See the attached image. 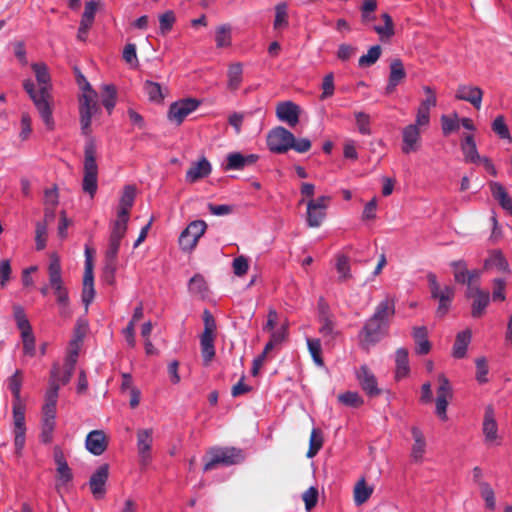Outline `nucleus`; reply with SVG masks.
I'll return each instance as SVG.
<instances>
[{
    "label": "nucleus",
    "mask_w": 512,
    "mask_h": 512,
    "mask_svg": "<svg viewBox=\"0 0 512 512\" xmlns=\"http://www.w3.org/2000/svg\"><path fill=\"white\" fill-rule=\"evenodd\" d=\"M492 130L502 139H511L504 117L499 115L492 123Z\"/></svg>",
    "instance_id": "69168bd1"
},
{
    "label": "nucleus",
    "mask_w": 512,
    "mask_h": 512,
    "mask_svg": "<svg viewBox=\"0 0 512 512\" xmlns=\"http://www.w3.org/2000/svg\"><path fill=\"white\" fill-rule=\"evenodd\" d=\"M54 461L57 466L56 471L58 475V479L66 484L70 482L73 478L72 471L68 466V463L64 457V453L60 447L55 446L53 451Z\"/></svg>",
    "instance_id": "bb28decb"
},
{
    "label": "nucleus",
    "mask_w": 512,
    "mask_h": 512,
    "mask_svg": "<svg viewBox=\"0 0 512 512\" xmlns=\"http://www.w3.org/2000/svg\"><path fill=\"white\" fill-rule=\"evenodd\" d=\"M23 87L33 101L46 128L50 131L53 130L55 122L52 116V107L50 104L51 95L47 90V87H40V89L36 91L35 85L30 79L23 82Z\"/></svg>",
    "instance_id": "20e7f679"
},
{
    "label": "nucleus",
    "mask_w": 512,
    "mask_h": 512,
    "mask_svg": "<svg viewBox=\"0 0 512 512\" xmlns=\"http://www.w3.org/2000/svg\"><path fill=\"white\" fill-rule=\"evenodd\" d=\"M98 8V3L96 1H88L85 3L84 12L81 17V21L83 23L92 25L95 19V14Z\"/></svg>",
    "instance_id": "774afa93"
},
{
    "label": "nucleus",
    "mask_w": 512,
    "mask_h": 512,
    "mask_svg": "<svg viewBox=\"0 0 512 512\" xmlns=\"http://www.w3.org/2000/svg\"><path fill=\"white\" fill-rule=\"evenodd\" d=\"M323 446V434L319 429H312L309 439L308 458L314 457Z\"/></svg>",
    "instance_id": "de8ad7c7"
},
{
    "label": "nucleus",
    "mask_w": 512,
    "mask_h": 512,
    "mask_svg": "<svg viewBox=\"0 0 512 512\" xmlns=\"http://www.w3.org/2000/svg\"><path fill=\"white\" fill-rule=\"evenodd\" d=\"M31 67L35 73L36 80L40 87H47V90L49 91L50 74L48 72L47 65L44 63H33Z\"/></svg>",
    "instance_id": "09e8293b"
},
{
    "label": "nucleus",
    "mask_w": 512,
    "mask_h": 512,
    "mask_svg": "<svg viewBox=\"0 0 512 512\" xmlns=\"http://www.w3.org/2000/svg\"><path fill=\"white\" fill-rule=\"evenodd\" d=\"M137 436V450L140 457V463L147 465L151 460V446L153 443L152 429H139Z\"/></svg>",
    "instance_id": "a211bd4d"
},
{
    "label": "nucleus",
    "mask_w": 512,
    "mask_h": 512,
    "mask_svg": "<svg viewBox=\"0 0 512 512\" xmlns=\"http://www.w3.org/2000/svg\"><path fill=\"white\" fill-rule=\"evenodd\" d=\"M13 315L18 329L22 332L32 330L29 320L26 317L25 311L22 306H13Z\"/></svg>",
    "instance_id": "5fc2aeb1"
},
{
    "label": "nucleus",
    "mask_w": 512,
    "mask_h": 512,
    "mask_svg": "<svg viewBox=\"0 0 512 512\" xmlns=\"http://www.w3.org/2000/svg\"><path fill=\"white\" fill-rule=\"evenodd\" d=\"M102 104L107 110L109 114H111L112 110L116 105L117 99V90L116 87L112 84H106L102 88Z\"/></svg>",
    "instance_id": "37998d69"
},
{
    "label": "nucleus",
    "mask_w": 512,
    "mask_h": 512,
    "mask_svg": "<svg viewBox=\"0 0 512 512\" xmlns=\"http://www.w3.org/2000/svg\"><path fill=\"white\" fill-rule=\"evenodd\" d=\"M336 270L339 273V281H346L351 278L349 259L345 255H339L336 261Z\"/></svg>",
    "instance_id": "6e6d98bb"
},
{
    "label": "nucleus",
    "mask_w": 512,
    "mask_h": 512,
    "mask_svg": "<svg viewBox=\"0 0 512 512\" xmlns=\"http://www.w3.org/2000/svg\"><path fill=\"white\" fill-rule=\"evenodd\" d=\"M308 350L316 365L323 366L322 348L319 339H307Z\"/></svg>",
    "instance_id": "13d9d810"
},
{
    "label": "nucleus",
    "mask_w": 512,
    "mask_h": 512,
    "mask_svg": "<svg viewBox=\"0 0 512 512\" xmlns=\"http://www.w3.org/2000/svg\"><path fill=\"white\" fill-rule=\"evenodd\" d=\"M288 5L286 2H280L275 6V17L273 28L275 30L285 29L289 26Z\"/></svg>",
    "instance_id": "ea45409f"
},
{
    "label": "nucleus",
    "mask_w": 512,
    "mask_h": 512,
    "mask_svg": "<svg viewBox=\"0 0 512 512\" xmlns=\"http://www.w3.org/2000/svg\"><path fill=\"white\" fill-rule=\"evenodd\" d=\"M77 358H78V348L76 346L74 349L69 351V353L65 359L64 368H67V377L59 378V381L63 385L67 384L71 380L73 371L75 369V365L77 362Z\"/></svg>",
    "instance_id": "8fccbe9b"
},
{
    "label": "nucleus",
    "mask_w": 512,
    "mask_h": 512,
    "mask_svg": "<svg viewBox=\"0 0 512 512\" xmlns=\"http://www.w3.org/2000/svg\"><path fill=\"white\" fill-rule=\"evenodd\" d=\"M461 150L464 154V160L467 163H478V160L481 159L477 151L476 142L474 140V136L472 134H468L465 136L464 141L461 144Z\"/></svg>",
    "instance_id": "f704fd0d"
},
{
    "label": "nucleus",
    "mask_w": 512,
    "mask_h": 512,
    "mask_svg": "<svg viewBox=\"0 0 512 512\" xmlns=\"http://www.w3.org/2000/svg\"><path fill=\"white\" fill-rule=\"evenodd\" d=\"M362 390L370 397H377L381 394L375 375L366 365H362L356 373Z\"/></svg>",
    "instance_id": "f3484780"
},
{
    "label": "nucleus",
    "mask_w": 512,
    "mask_h": 512,
    "mask_svg": "<svg viewBox=\"0 0 512 512\" xmlns=\"http://www.w3.org/2000/svg\"><path fill=\"white\" fill-rule=\"evenodd\" d=\"M381 19L384 25H376L374 31L379 35L381 41H389L395 35V25L392 17L388 13H383Z\"/></svg>",
    "instance_id": "4c0bfd02"
},
{
    "label": "nucleus",
    "mask_w": 512,
    "mask_h": 512,
    "mask_svg": "<svg viewBox=\"0 0 512 512\" xmlns=\"http://www.w3.org/2000/svg\"><path fill=\"white\" fill-rule=\"evenodd\" d=\"M471 341V331L465 330L457 334L453 345L452 355L454 358L461 359L465 357L468 344Z\"/></svg>",
    "instance_id": "58836bf2"
},
{
    "label": "nucleus",
    "mask_w": 512,
    "mask_h": 512,
    "mask_svg": "<svg viewBox=\"0 0 512 512\" xmlns=\"http://www.w3.org/2000/svg\"><path fill=\"white\" fill-rule=\"evenodd\" d=\"M388 329L389 326L370 317L359 334L361 346L368 350L387 335Z\"/></svg>",
    "instance_id": "6e6552de"
},
{
    "label": "nucleus",
    "mask_w": 512,
    "mask_h": 512,
    "mask_svg": "<svg viewBox=\"0 0 512 512\" xmlns=\"http://www.w3.org/2000/svg\"><path fill=\"white\" fill-rule=\"evenodd\" d=\"M82 90V95L79 97V116L81 133L87 137L84 146L82 188L85 193L94 197L98 188V165L97 144L95 138L91 136V121L92 116L100 112V107L98 94L88 82L86 86H82Z\"/></svg>",
    "instance_id": "f257e3e1"
},
{
    "label": "nucleus",
    "mask_w": 512,
    "mask_h": 512,
    "mask_svg": "<svg viewBox=\"0 0 512 512\" xmlns=\"http://www.w3.org/2000/svg\"><path fill=\"white\" fill-rule=\"evenodd\" d=\"M13 421L15 434V453L17 456H21L26 439L25 405L23 404V402L13 403Z\"/></svg>",
    "instance_id": "9d476101"
},
{
    "label": "nucleus",
    "mask_w": 512,
    "mask_h": 512,
    "mask_svg": "<svg viewBox=\"0 0 512 512\" xmlns=\"http://www.w3.org/2000/svg\"><path fill=\"white\" fill-rule=\"evenodd\" d=\"M411 434L414 440L411 449V458L414 462L419 463L423 459L426 451V440L423 432L416 426L411 428Z\"/></svg>",
    "instance_id": "cd10ccee"
},
{
    "label": "nucleus",
    "mask_w": 512,
    "mask_h": 512,
    "mask_svg": "<svg viewBox=\"0 0 512 512\" xmlns=\"http://www.w3.org/2000/svg\"><path fill=\"white\" fill-rule=\"evenodd\" d=\"M143 89L151 102L162 103L164 99V93L162 86L159 83L146 80L144 82Z\"/></svg>",
    "instance_id": "a19ab883"
},
{
    "label": "nucleus",
    "mask_w": 512,
    "mask_h": 512,
    "mask_svg": "<svg viewBox=\"0 0 512 512\" xmlns=\"http://www.w3.org/2000/svg\"><path fill=\"white\" fill-rule=\"evenodd\" d=\"M377 8L376 0H364L361 6V21L363 24H368L375 19L373 12Z\"/></svg>",
    "instance_id": "4d7b16f0"
},
{
    "label": "nucleus",
    "mask_w": 512,
    "mask_h": 512,
    "mask_svg": "<svg viewBox=\"0 0 512 512\" xmlns=\"http://www.w3.org/2000/svg\"><path fill=\"white\" fill-rule=\"evenodd\" d=\"M442 132L445 136L459 129L458 116L455 113L453 117L442 115L441 116Z\"/></svg>",
    "instance_id": "bf43d9fd"
},
{
    "label": "nucleus",
    "mask_w": 512,
    "mask_h": 512,
    "mask_svg": "<svg viewBox=\"0 0 512 512\" xmlns=\"http://www.w3.org/2000/svg\"><path fill=\"white\" fill-rule=\"evenodd\" d=\"M330 200L331 198L328 196H321L316 200L309 201L307 205L308 224H319L325 219Z\"/></svg>",
    "instance_id": "dca6fc26"
},
{
    "label": "nucleus",
    "mask_w": 512,
    "mask_h": 512,
    "mask_svg": "<svg viewBox=\"0 0 512 512\" xmlns=\"http://www.w3.org/2000/svg\"><path fill=\"white\" fill-rule=\"evenodd\" d=\"M373 492V488L367 486L365 479L357 482L354 488V501L357 505L365 503Z\"/></svg>",
    "instance_id": "c03bdc74"
},
{
    "label": "nucleus",
    "mask_w": 512,
    "mask_h": 512,
    "mask_svg": "<svg viewBox=\"0 0 512 512\" xmlns=\"http://www.w3.org/2000/svg\"><path fill=\"white\" fill-rule=\"evenodd\" d=\"M395 363H396V371L395 377L396 379H401L406 377L409 374V361H408V350L406 348H398L395 352Z\"/></svg>",
    "instance_id": "e433bc0d"
},
{
    "label": "nucleus",
    "mask_w": 512,
    "mask_h": 512,
    "mask_svg": "<svg viewBox=\"0 0 512 512\" xmlns=\"http://www.w3.org/2000/svg\"><path fill=\"white\" fill-rule=\"evenodd\" d=\"M126 227L127 226H114L110 235L109 246L105 254V259L117 261L120 242L126 234Z\"/></svg>",
    "instance_id": "c756f323"
},
{
    "label": "nucleus",
    "mask_w": 512,
    "mask_h": 512,
    "mask_svg": "<svg viewBox=\"0 0 512 512\" xmlns=\"http://www.w3.org/2000/svg\"><path fill=\"white\" fill-rule=\"evenodd\" d=\"M204 331L201 335L200 346L204 365H209L215 356V331L216 322L209 310L203 312Z\"/></svg>",
    "instance_id": "423d86ee"
},
{
    "label": "nucleus",
    "mask_w": 512,
    "mask_h": 512,
    "mask_svg": "<svg viewBox=\"0 0 512 512\" xmlns=\"http://www.w3.org/2000/svg\"><path fill=\"white\" fill-rule=\"evenodd\" d=\"M382 53L380 45L370 47L367 54L359 58L358 64L360 67H369L377 62Z\"/></svg>",
    "instance_id": "603ef678"
},
{
    "label": "nucleus",
    "mask_w": 512,
    "mask_h": 512,
    "mask_svg": "<svg viewBox=\"0 0 512 512\" xmlns=\"http://www.w3.org/2000/svg\"><path fill=\"white\" fill-rule=\"evenodd\" d=\"M395 315V300L391 297H386L378 303L372 318L383 322L387 326H390V320Z\"/></svg>",
    "instance_id": "a878e982"
},
{
    "label": "nucleus",
    "mask_w": 512,
    "mask_h": 512,
    "mask_svg": "<svg viewBox=\"0 0 512 512\" xmlns=\"http://www.w3.org/2000/svg\"><path fill=\"white\" fill-rule=\"evenodd\" d=\"M483 94V90L478 86L459 85L456 90L455 98L469 102L475 109L479 110L481 108Z\"/></svg>",
    "instance_id": "6ab92c4d"
},
{
    "label": "nucleus",
    "mask_w": 512,
    "mask_h": 512,
    "mask_svg": "<svg viewBox=\"0 0 512 512\" xmlns=\"http://www.w3.org/2000/svg\"><path fill=\"white\" fill-rule=\"evenodd\" d=\"M277 117L294 127L299 122V107L291 101L281 102L276 108Z\"/></svg>",
    "instance_id": "b1692460"
},
{
    "label": "nucleus",
    "mask_w": 512,
    "mask_h": 512,
    "mask_svg": "<svg viewBox=\"0 0 512 512\" xmlns=\"http://www.w3.org/2000/svg\"><path fill=\"white\" fill-rule=\"evenodd\" d=\"M356 125L359 133L362 135H370V116L365 112H356L355 113Z\"/></svg>",
    "instance_id": "680f3d73"
},
{
    "label": "nucleus",
    "mask_w": 512,
    "mask_h": 512,
    "mask_svg": "<svg viewBox=\"0 0 512 512\" xmlns=\"http://www.w3.org/2000/svg\"><path fill=\"white\" fill-rule=\"evenodd\" d=\"M337 398L341 404L352 408H358L364 403L359 393L354 391H347L345 393L339 394Z\"/></svg>",
    "instance_id": "3c124183"
},
{
    "label": "nucleus",
    "mask_w": 512,
    "mask_h": 512,
    "mask_svg": "<svg viewBox=\"0 0 512 512\" xmlns=\"http://www.w3.org/2000/svg\"><path fill=\"white\" fill-rule=\"evenodd\" d=\"M406 78V71L401 59L395 58L390 63V73L388 84L386 86V93L391 94L395 91L396 87Z\"/></svg>",
    "instance_id": "393cba45"
},
{
    "label": "nucleus",
    "mask_w": 512,
    "mask_h": 512,
    "mask_svg": "<svg viewBox=\"0 0 512 512\" xmlns=\"http://www.w3.org/2000/svg\"><path fill=\"white\" fill-rule=\"evenodd\" d=\"M59 376V367L54 365L51 370L49 380V388L45 395V404L42 408V420L55 421L56 404L58 399L59 384L57 383Z\"/></svg>",
    "instance_id": "1a4fd4ad"
},
{
    "label": "nucleus",
    "mask_w": 512,
    "mask_h": 512,
    "mask_svg": "<svg viewBox=\"0 0 512 512\" xmlns=\"http://www.w3.org/2000/svg\"><path fill=\"white\" fill-rule=\"evenodd\" d=\"M466 298L472 299L471 316L480 318L484 315L486 307L490 303V293L482 290L478 283L467 287L465 292Z\"/></svg>",
    "instance_id": "9b49d317"
},
{
    "label": "nucleus",
    "mask_w": 512,
    "mask_h": 512,
    "mask_svg": "<svg viewBox=\"0 0 512 512\" xmlns=\"http://www.w3.org/2000/svg\"><path fill=\"white\" fill-rule=\"evenodd\" d=\"M450 266L453 271L454 281L458 284L471 287L472 285L478 283L481 278L482 271L479 269L469 270L466 261L462 259L452 261Z\"/></svg>",
    "instance_id": "f8f14e48"
},
{
    "label": "nucleus",
    "mask_w": 512,
    "mask_h": 512,
    "mask_svg": "<svg viewBox=\"0 0 512 512\" xmlns=\"http://www.w3.org/2000/svg\"><path fill=\"white\" fill-rule=\"evenodd\" d=\"M200 103L195 98H185L173 102L168 110V119L180 125L190 113L199 107Z\"/></svg>",
    "instance_id": "ddd939ff"
},
{
    "label": "nucleus",
    "mask_w": 512,
    "mask_h": 512,
    "mask_svg": "<svg viewBox=\"0 0 512 512\" xmlns=\"http://www.w3.org/2000/svg\"><path fill=\"white\" fill-rule=\"evenodd\" d=\"M412 336L416 344L415 352L419 355H426L431 350V343L428 340V330L425 326H416L412 329Z\"/></svg>",
    "instance_id": "c85d7f7f"
},
{
    "label": "nucleus",
    "mask_w": 512,
    "mask_h": 512,
    "mask_svg": "<svg viewBox=\"0 0 512 512\" xmlns=\"http://www.w3.org/2000/svg\"><path fill=\"white\" fill-rule=\"evenodd\" d=\"M321 326L319 328V332L323 337L334 338L335 332V322L333 320V316L319 318L318 319Z\"/></svg>",
    "instance_id": "e2e57ef3"
},
{
    "label": "nucleus",
    "mask_w": 512,
    "mask_h": 512,
    "mask_svg": "<svg viewBox=\"0 0 512 512\" xmlns=\"http://www.w3.org/2000/svg\"><path fill=\"white\" fill-rule=\"evenodd\" d=\"M49 285L53 289L57 303L69 300L67 288L64 286L61 275V263L56 253L51 254L48 266Z\"/></svg>",
    "instance_id": "0eeeda50"
},
{
    "label": "nucleus",
    "mask_w": 512,
    "mask_h": 512,
    "mask_svg": "<svg viewBox=\"0 0 512 512\" xmlns=\"http://www.w3.org/2000/svg\"><path fill=\"white\" fill-rule=\"evenodd\" d=\"M490 188L493 197L499 202L502 208L512 214V199L506 192L505 187L498 182H491Z\"/></svg>",
    "instance_id": "c9c22d12"
},
{
    "label": "nucleus",
    "mask_w": 512,
    "mask_h": 512,
    "mask_svg": "<svg viewBox=\"0 0 512 512\" xmlns=\"http://www.w3.org/2000/svg\"><path fill=\"white\" fill-rule=\"evenodd\" d=\"M484 269H496L499 272H508V262L500 250H492L484 261Z\"/></svg>",
    "instance_id": "473e14b6"
},
{
    "label": "nucleus",
    "mask_w": 512,
    "mask_h": 512,
    "mask_svg": "<svg viewBox=\"0 0 512 512\" xmlns=\"http://www.w3.org/2000/svg\"><path fill=\"white\" fill-rule=\"evenodd\" d=\"M242 66L239 63L230 65L228 69L229 86L236 89L241 81Z\"/></svg>",
    "instance_id": "338daca9"
},
{
    "label": "nucleus",
    "mask_w": 512,
    "mask_h": 512,
    "mask_svg": "<svg viewBox=\"0 0 512 512\" xmlns=\"http://www.w3.org/2000/svg\"><path fill=\"white\" fill-rule=\"evenodd\" d=\"M285 339V328H281L273 331L270 336V340L266 343L261 355H258V369L262 363L270 356L271 351Z\"/></svg>",
    "instance_id": "7c9ffc66"
},
{
    "label": "nucleus",
    "mask_w": 512,
    "mask_h": 512,
    "mask_svg": "<svg viewBox=\"0 0 512 512\" xmlns=\"http://www.w3.org/2000/svg\"><path fill=\"white\" fill-rule=\"evenodd\" d=\"M176 22L175 13L172 10H167L159 16V31L161 35L169 33Z\"/></svg>",
    "instance_id": "864d4df0"
},
{
    "label": "nucleus",
    "mask_w": 512,
    "mask_h": 512,
    "mask_svg": "<svg viewBox=\"0 0 512 512\" xmlns=\"http://www.w3.org/2000/svg\"><path fill=\"white\" fill-rule=\"evenodd\" d=\"M212 167L206 157L193 162L185 175L186 182L193 184L208 177L211 174Z\"/></svg>",
    "instance_id": "4be33fe9"
},
{
    "label": "nucleus",
    "mask_w": 512,
    "mask_h": 512,
    "mask_svg": "<svg viewBox=\"0 0 512 512\" xmlns=\"http://www.w3.org/2000/svg\"><path fill=\"white\" fill-rule=\"evenodd\" d=\"M207 226H186L179 236V245L183 251L193 250Z\"/></svg>",
    "instance_id": "412c9836"
},
{
    "label": "nucleus",
    "mask_w": 512,
    "mask_h": 512,
    "mask_svg": "<svg viewBox=\"0 0 512 512\" xmlns=\"http://www.w3.org/2000/svg\"><path fill=\"white\" fill-rule=\"evenodd\" d=\"M421 148V131L417 125L409 124L402 130L401 151L405 155L416 153Z\"/></svg>",
    "instance_id": "4468645a"
},
{
    "label": "nucleus",
    "mask_w": 512,
    "mask_h": 512,
    "mask_svg": "<svg viewBox=\"0 0 512 512\" xmlns=\"http://www.w3.org/2000/svg\"><path fill=\"white\" fill-rule=\"evenodd\" d=\"M480 493L485 500L486 507L490 510H494L496 506L494 491L491 486L486 482H480Z\"/></svg>",
    "instance_id": "052dcab7"
},
{
    "label": "nucleus",
    "mask_w": 512,
    "mask_h": 512,
    "mask_svg": "<svg viewBox=\"0 0 512 512\" xmlns=\"http://www.w3.org/2000/svg\"><path fill=\"white\" fill-rule=\"evenodd\" d=\"M254 155L244 157L240 153H231L227 157L226 169L239 170L245 167L246 164L252 163Z\"/></svg>",
    "instance_id": "a18cd8bd"
},
{
    "label": "nucleus",
    "mask_w": 512,
    "mask_h": 512,
    "mask_svg": "<svg viewBox=\"0 0 512 512\" xmlns=\"http://www.w3.org/2000/svg\"><path fill=\"white\" fill-rule=\"evenodd\" d=\"M215 42L217 48H227L232 44L231 26L223 24L216 28Z\"/></svg>",
    "instance_id": "79ce46f5"
},
{
    "label": "nucleus",
    "mask_w": 512,
    "mask_h": 512,
    "mask_svg": "<svg viewBox=\"0 0 512 512\" xmlns=\"http://www.w3.org/2000/svg\"><path fill=\"white\" fill-rule=\"evenodd\" d=\"M427 280L431 297L435 300H438L436 316L442 318L448 313L451 307V303L455 295V288L450 285L441 287L436 275L431 272L427 274Z\"/></svg>",
    "instance_id": "39448f33"
},
{
    "label": "nucleus",
    "mask_w": 512,
    "mask_h": 512,
    "mask_svg": "<svg viewBox=\"0 0 512 512\" xmlns=\"http://www.w3.org/2000/svg\"><path fill=\"white\" fill-rule=\"evenodd\" d=\"M45 204V224H49L55 220V208L58 204V192L56 188L48 189L44 195Z\"/></svg>",
    "instance_id": "72a5a7b5"
},
{
    "label": "nucleus",
    "mask_w": 512,
    "mask_h": 512,
    "mask_svg": "<svg viewBox=\"0 0 512 512\" xmlns=\"http://www.w3.org/2000/svg\"><path fill=\"white\" fill-rule=\"evenodd\" d=\"M87 450L93 455L99 456L105 452L108 446L107 438L102 430H93L88 433L85 441Z\"/></svg>",
    "instance_id": "5701e85b"
},
{
    "label": "nucleus",
    "mask_w": 512,
    "mask_h": 512,
    "mask_svg": "<svg viewBox=\"0 0 512 512\" xmlns=\"http://www.w3.org/2000/svg\"><path fill=\"white\" fill-rule=\"evenodd\" d=\"M136 197V187L126 185L123 189L117 208V221L115 224H127L129 221L130 209L132 208Z\"/></svg>",
    "instance_id": "2eb2a0df"
},
{
    "label": "nucleus",
    "mask_w": 512,
    "mask_h": 512,
    "mask_svg": "<svg viewBox=\"0 0 512 512\" xmlns=\"http://www.w3.org/2000/svg\"><path fill=\"white\" fill-rule=\"evenodd\" d=\"M438 383L439 387L437 389V397L436 398H446L451 399L452 398V387L450 385V382L448 378L441 374L438 376Z\"/></svg>",
    "instance_id": "0e129e2a"
},
{
    "label": "nucleus",
    "mask_w": 512,
    "mask_h": 512,
    "mask_svg": "<svg viewBox=\"0 0 512 512\" xmlns=\"http://www.w3.org/2000/svg\"><path fill=\"white\" fill-rule=\"evenodd\" d=\"M497 423L495 420L494 410L492 406H488L485 410L483 420V433L485 440L488 442L494 441L497 438Z\"/></svg>",
    "instance_id": "2f4dec72"
},
{
    "label": "nucleus",
    "mask_w": 512,
    "mask_h": 512,
    "mask_svg": "<svg viewBox=\"0 0 512 512\" xmlns=\"http://www.w3.org/2000/svg\"><path fill=\"white\" fill-rule=\"evenodd\" d=\"M109 476V466L108 464H102L97 468V470L91 475L89 480V485L92 494L95 498H102L105 493V484L108 480Z\"/></svg>",
    "instance_id": "aec40b11"
},
{
    "label": "nucleus",
    "mask_w": 512,
    "mask_h": 512,
    "mask_svg": "<svg viewBox=\"0 0 512 512\" xmlns=\"http://www.w3.org/2000/svg\"><path fill=\"white\" fill-rule=\"evenodd\" d=\"M23 376L21 370H16L15 373L8 378V388L13 394V403L22 402L21 400V387Z\"/></svg>",
    "instance_id": "49530a36"
},
{
    "label": "nucleus",
    "mask_w": 512,
    "mask_h": 512,
    "mask_svg": "<svg viewBox=\"0 0 512 512\" xmlns=\"http://www.w3.org/2000/svg\"><path fill=\"white\" fill-rule=\"evenodd\" d=\"M267 145L270 151L278 154L294 149L298 153H305L311 148V141L307 138L296 140L293 133L284 127L272 129L267 136Z\"/></svg>",
    "instance_id": "f03ea898"
},
{
    "label": "nucleus",
    "mask_w": 512,
    "mask_h": 512,
    "mask_svg": "<svg viewBox=\"0 0 512 512\" xmlns=\"http://www.w3.org/2000/svg\"><path fill=\"white\" fill-rule=\"evenodd\" d=\"M204 471H210L220 466H231L244 460V453L235 447H212L204 456Z\"/></svg>",
    "instance_id": "7ed1b4c3"
}]
</instances>
